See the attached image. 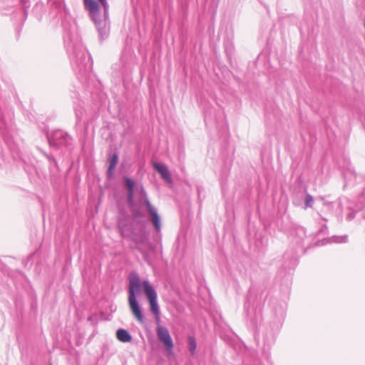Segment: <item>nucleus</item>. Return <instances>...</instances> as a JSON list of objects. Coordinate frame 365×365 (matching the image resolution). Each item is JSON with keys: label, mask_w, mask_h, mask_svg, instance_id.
<instances>
[{"label": "nucleus", "mask_w": 365, "mask_h": 365, "mask_svg": "<svg viewBox=\"0 0 365 365\" xmlns=\"http://www.w3.org/2000/svg\"><path fill=\"white\" fill-rule=\"evenodd\" d=\"M141 287L149 302L151 312L157 319H159L160 309L157 301L156 291L148 281L145 280L141 282L139 276L135 272H131L128 276V302L133 315L138 322L143 323V316L136 299V294L140 291Z\"/></svg>", "instance_id": "f257e3e1"}, {"label": "nucleus", "mask_w": 365, "mask_h": 365, "mask_svg": "<svg viewBox=\"0 0 365 365\" xmlns=\"http://www.w3.org/2000/svg\"><path fill=\"white\" fill-rule=\"evenodd\" d=\"M158 339L163 344L166 351L172 354L174 344L168 329L162 326H158L156 330Z\"/></svg>", "instance_id": "f03ea898"}, {"label": "nucleus", "mask_w": 365, "mask_h": 365, "mask_svg": "<svg viewBox=\"0 0 365 365\" xmlns=\"http://www.w3.org/2000/svg\"><path fill=\"white\" fill-rule=\"evenodd\" d=\"M86 9L96 24H98L100 7L95 0H83Z\"/></svg>", "instance_id": "7ed1b4c3"}, {"label": "nucleus", "mask_w": 365, "mask_h": 365, "mask_svg": "<svg viewBox=\"0 0 365 365\" xmlns=\"http://www.w3.org/2000/svg\"><path fill=\"white\" fill-rule=\"evenodd\" d=\"M153 166L155 170H157L161 175V177L167 182L171 181L170 175L168 167L163 164L153 163Z\"/></svg>", "instance_id": "20e7f679"}, {"label": "nucleus", "mask_w": 365, "mask_h": 365, "mask_svg": "<svg viewBox=\"0 0 365 365\" xmlns=\"http://www.w3.org/2000/svg\"><path fill=\"white\" fill-rule=\"evenodd\" d=\"M117 339L121 342H130L132 340V337L130 334L125 329H118L116 332Z\"/></svg>", "instance_id": "39448f33"}, {"label": "nucleus", "mask_w": 365, "mask_h": 365, "mask_svg": "<svg viewBox=\"0 0 365 365\" xmlns=\"http://www.w3.org/2000/svg\"><path fill=\"white\" fill-rule=\"evenodd\" d=\"M151 215V221L157 230H160V217L155 210H152Z\"/></svg>", "instance_id": "423d86ee"}, {"label": "nucleus", "mask_w": 365, "mask_h": 365, "mask_svg": "<svg viewBox=\"0 0 365 365\" xmlns=\"http://www.w3.org/2000/svg\"><path fill=\"white\" fill-rule=\"evenodd\" d=\"M118 158L116 154L113 155V156L109 160V168L108 172L111 173L114 168H115L118 163Z\"/></svg>", "instance_id": "0eeeda50"}, {"label": "nucleus", "mask_w": 365, "mask_h": 365, "mask_svg": "<svg viewBox=\"0 0 365 365\" xmlns=\"http://www.w3.org/2000/svg\"><path fill=\"white\" fill-rule=\"evenodd\" d=\"M188 344H189V350H190L191 354H194L196 347H197V344H196L195 339L193 336H190L188 337Z\"/></svg>", "instance_id": "6e6552de"}, {"label": "nucleus", "mask_w": 365, "mask_h": 365, "mask_svg": "<svg viewBox=\"0 0 365 365\" xmlns=\"http://www.w3.org/2000/svg\"><path fill=\"white\" fill-rule=\"evenodd\" d=\"M125 185L129 189V197L131 198L133 197L134 182L130 179L126 178Z\"/></svg>", "instance_id": "1a4fd4ad"}, {"label": "nucleus", "mask_w": 365, "mask_h": 365, "mask_svg": "<svg viewBox=\"0 0 365 365\" xmlns=\"http://www.w3.org/2000/svg\"><path fill=\"white\" fill-rule=\"evenodd\" d=\"M313 197L310 195H307L305 198V206L307 207H312L313 203Z\"/></svg>", "instance_id": "9d476101"}, {"label": "nucleus", "mask_w": 365, "mask_h": 365, "mask_svg": "<svg viewBox=\"0 0 365 365\" xmlns=\"http://www.w3.org/2000/svg\"><path fill=\"white\" fill-rule=\"evenodd\" d=\"M98 1L101 4V5L103 6L104 10H105V14H106L107 9H108V4H107L106 0H98Z\"/></svg>", "instance_id": "9b49d317"}, {"label": "nucleus", "mask_w": 365, "mask_h": 365, "mask_svg": "<svg viewBox=\"0 0 365 365\" xmlns=\"http://www.w3.org/2000/svg\"><path fill=\"white\" fill-rule=\"evenodd\" d=\"M145 203H146V205L148 207V209L150 212V213L151 214L152 213V210H155L153 206L151 205L150 202H149V200H146L145 201Z\"/></svg>", "instance_id": "f8f14e48"}]
</instances>
